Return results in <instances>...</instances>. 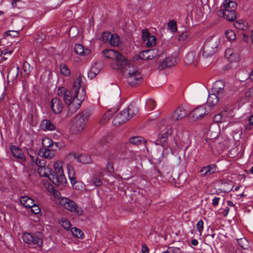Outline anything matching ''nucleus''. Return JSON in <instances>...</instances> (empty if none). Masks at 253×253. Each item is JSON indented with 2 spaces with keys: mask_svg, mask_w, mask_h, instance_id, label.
<instances>
[{
  "mask_svg": "<svg viewBox=\"0 0 253 253\" xmlns=\"http://www.w3.org/2000/svg\"><path fill=\"white\" fill-rule=\"evenodd\" d=\"M85 96V88L82 79L81 77H78L74 81L71 90L64 92L63 98L68 106V116H71L80 108Z\"/></svg>",
  "mask_w": 253,
  "mask_h": 253,
  "instance_id": "obj_1",
  "label": "nucleus"
},
{
  "mask_svg": "<svg viewBox=\"0 0 253 253\" xmlns=\"http://www.w3.org/2000/svg\"><path fill=\"white\" fill-rule=\"evenodd\" d=\"M122 74L127 83L131 86L140 84L143 81L142 75L137 67L128 63L122 66Z\"/></svg>",
  "mask_w": 253,
  "mask_h": 253,
  "instance_id": "obj_2",
  "label": "nucleus"
},
{
  "mask_svg": "<svg viewBox=\"0 0 253 253\" xmlns=\"http://www.w3.org/2000/svg\"><path fill=\"white\" fill-rule=\"evenodd\" d=\"M237 4L234 1L225 0L217 11V15L223 17L228 21H234L236 18L235 9Z\"/></svg>",
  "mask_w": 253,
  "mask_h": 253,
  "instance_id": "obj_3",
  "label": "nucleus"
},
{
  "mask_svg": "<svg viewBox=\"0 0 253 253\" xmlns=\"http://www.w3.org/2000/svg\"><path fill=\"white\" fill-rule=\"evenodd\" d=\"M220 38L218 36L210 37L207 39L203 45L202 52L204 58H208L212 56L217 50L220 44Z\"/></svg>",
  "mask_w": 253,
  "mask_h": 253,
  "instance_id": "obj_4",
  "label": "nucleus"
},
{
  "mask_svg": "<svg viewBox=\"0 0 253 253\" xmlns=\"http://www.w3.org/2000/svg\"><path fill=\"white\" fill-rule=\"evenodd\" d=\"M103 54L107 58L114 60L115 64L112 66L115 69L120 70L122 66L127 63V60L125 57L117 51L113 49H105L103 51Z\"/></svg>",
  "mask_w": 253,
  "mask_h": 253,
  "instance_id": "obj_5",
  "label": "nucleus"
},
{
  "mask_svg": "<svg viewBox=\"0 0 253 253\" xmlns=\"http://www.w3.org/2000/svg\"><path fill=\"white\" fill-rule=\"evenodd\" d=\"M42 234L39 232H35L33 235L29 233L23 234L22 239L24 243L30 246H36L41 247L42 243Z\"/></svg>",
  "mask_w": 253,
  "mask_h": 253,
  "instance_id": "obj_6",
  "label": "nucleus"
},
{
  "mask_svg": "<svg viewBox=\"0 0 253 253\" xmlns=\"http://www.w3.org/2000/svg\"><path fill=\"white\" fill-rule=\"evenodd\" d=\"M89 117V113L86 111H84L76 117L75 121L71 126L72 130L74 131V133H78L84 129Z\"/></svg>",
  "mask_w": 253,
  "mask_h": 253,
  "instance_id": "obj_7",
  "label": "nucleus"
},
{
  "mask_svg": "<svg viewBox=\"0 0 253 253\" xmlns=\"http://www.w3.org/2000/svg\"><path fill=\"white\" fill-rule=\"evenodd\" d=\"M158 69L162 70L166 68L171 67L176 64V59L173 56H167L165 53L160 51L158 57Z\"/></svg>",
  "mask_w": 253,
  "mask_h": 253,
  "instance_id": "obj_8",
  "label": "nucleus"
},
{
  "mask_svg": "<svg viewBox=\"0 0 253 253\" xmlns=\"http://www.w3.org/2000/svg\"><path fill=\"white\" fill-rule=\"evenodd\" d=\"M60 204L65 209L70 211L75 212L79 215L83 213L82 209L79 208L77 204L70 199L63 197L60 200Z\"/></svg>",
  "mask_w": 253,
  "mask_h": 253,
  "instance_id": "obj_9",
  "label": "nucleus"
},
{
  "mask_svg": "<svg viewBox=\"0 0 253 253\" xmlns=\"http://www.w3.org/2000/svg\"><path fill=\"white\" fill-rule=\"evenodd\" d=\"M49 179L52 183L61 188H63L67 183V180L63 171L53 172L50 173Z\"/></svg>",
  "mask_w": 253,
  "mask_h": 253,
  "instance_id": "obj_10",
  "label": "nucleus"
},
{
  "mask_svg": "<svg viewBox=\"0 0 253 253\" xmlns=\"http://www.w3.org/2000/svg\"><path fill=\"white\" fill-rule=\"evenodd\" d=\"M160 51L157 49L153 48L140 52L137 56V58L144 60H150L158 57Z\"/></svg>",
  "mask_w": 253,
  "mask_h": 253,
  "instance_id": "obj_11",
  "label": "nucleus"
},
{
  "mask_svg": "<svg viewBox=\"0 0 253 253\" xmlns=\"http://www.w3.org/2000/svg\"><path fill=\"white\" fill-rule=\"evenodd\" d=\"M224 83L221 81H217L212 85L211 91L216 94L219 97H223L225 92L224 90Z\"/></svg>",
  "mask_w": 253,
  "mask_h": 253,
  "instance_id": "obj_12",
  "label": "nucleus"
},
{
  "mask_svg": "<svg viewBox=\"0 0 253 253\" xmlns=\"http://www.w3.org/2000/svg\"><path fill=\"white\" fill-rule=\"evenodd\" d=\"M129 120L127 117V113L126 110L122 111L118 113L114 118L113 124L115 126H119Z\"/></svg>",
  "mask_w": 253,
  "mask_h": 253,
  "instance_id": "obj_13",
  "label": "nucleus"
},
{
  "mask_svg": "<svg viewBox=\"0 0 253 253\" xmlns=\"http://www.w3.org/2000/svg\"><path fill=\"white\" fill-rule=\"evenodd\" d=\"M120 157L122 160H126L128 162H131L137 159V155L135 152L126 149H122Z\"/></svg>",
  "mask_w": 253,
  "mask_h": 253,
  "instance_id": "obj_14",
  "label": "nucleus"
},
{
  "mask_svg": "<svg viewBox=\"0 0 253 253\" xmlns=\"http://www.w3.org/2000/svg\"><path fill=\"white\" fill-rule=\"evenodd\" d=\"M51 108L54 113H60L63 108V105L61 99L57 97L52 98L51 101Z\"/></svg>",
  "mask_w": 253,
  "mask_h": 253,
  "instance_id": "obj_15",
  "label": "nucleus"
},
{
  "mask_svg": "<svg viewBox=\"0 0 253 253\" xmlns=\"http://www.w3.org/2000/svg\"><path fill=\"white\" fill-rule=\"evenodd\" d=\"M207 114L206 108L202 106H200L194 109L190 113V115L194 120H197L202 119Z\"/></svg>",
  "mask_w": 253,
  "mask_h": 253,
  "instance_id": "obj_16",
  "label": "nucleus"
},
{
  "mask_svg": "<svg viewBox=\"0 0 253 253\" xmlns=\"http://www.w3.org/2000/svg\"><path fill=\"white\" fill-rule=\"evenodd\" d=\"M189 114L188 111L182 107H178L171 115V119L173 121L179 120Z\"/></svg>",
  "mask_w": 253,
  "mask_h": 253,
  "instance_id": "obj_17",
  "label": "nucleus"
},
{
  "mask_svg": "<svg viewBox=\"0 0 253 253\" xmlns=\"http://www.w3.org/2000/svg\"><path fill=\"white\" fill-rule=\"evenodd\" d=\"M142 38L144 41H146V45L148 47H152L155 45L156 42V39L154 36L151 35L146 31H143Z\"/></svg>",
  "mask_w": 253,
  "mask_h": 253,
  "instance_id": "obj_18",
  "label": "nucleus"
},
{
  "mask_svg": "<svg viewBox=\"0 0 253 253\" xmlns=\"http://www.w3.org/2000/svg\"><path fill=\"white\" fill-rule=\"evenodd\" d=\"M216 172V166L214 164L209 165L207 167H204L200 170V176L204 177L207 175L213 174Z\"/></svg>",
  "mask_w": 253,
  "mask_h": 253,
  "instance_id": "obj_19",
  "label": "nucleus"
},
{
  "mask_svg": "<svg viewBox=\"0 0 253 253\" xmlns=\"http://www.w3.org/2000/svg\"><path fill=\"white\" fill-rule=\"evenodd\" d=\"M10 151L14 157L20 159L22 161H25V158L21 149L15 145H12L10 147Z\"/></svg>",
  "mask_w": 253,
  "mask_h": 253,
  "instance_id": "obj_20",
  "label": "nucleus"
},
{
  "mask_svg": "<svg viewBox=\"0 0 253 253\" xmlns=\"http://www.w3.org/2000/svg\"><path fill=\"white\" fill-rule=\"evenodd\" d=\"M222 97H219L216 94L212 92L211 91L209 94V96L207 99V104L211 107L215 106L219 102L220 99Z\"/></svg>",
  "mask_w": 253,
  "mask_h": 253,
  "instance_id": "obj_21",
  "label": "nucleus"
},
{
  "mask_svg": "<svg viewBox=\"0 0 253 253\" xmlns=\"http://www.w3.org/2000/svg\"><path fill=\"white\" fill-rule=\"evenodd\" d=\"M39 155L45 159H52L55 156V152L48 148H41L39 151Z\"/></svg>",
  "mask_w": 253,
  "mask_h": 253,
  "instance_id": "obj_22",
  "label": "nucleus"
},
{
  "mask_svg": "<svg viewBox=\"0 0 253 253\" xmlns=\"http://www.w3.org/2000/svg\"><path fill=\"white\" fill-rule=\"evenodd\" d=\"M75 52L80 55L87 56L89 54L90 50L88 48L84 49V46L81 44H77L74 47Z\"/></svg>",
  "mask_w": 253,
  "mask_h": 253,
  "instance_id": "obj_23",
  "label": "nucleus"
},
{
  "mask_svg": "<svg viewBox=\"0 0 253 253\" xmlns=\"http://www.w3.org/2000/svg\"><path fill=\"white\" fill-rule=\"evenodd\" d=\"M100 66L95 62L91 67L88 73V76L91 79H93L99 73L100 71Z\"/></svg>",
  "mask_w": 253,
  "mask_h": 253,
  "instance_id": "obj_24",
  "label": "nucleus"
},
{
  "mask_svg": "<svg viewBox=\"0 0 253 253\" xmlns=\"http://www.w3.org/2000/svg\"><path fill=\"white\" fill-rule=\"evenodd\" d=\"M184 62L186 65H190L192 63L196 65L197 63L196 53L193 51L189 52L185 58Z\"/></svg>",
  "mask_w": 253,
  "mask_h": 253,
  "instance_id": "obj_25",
  "label": "nucleus"
},
{
  "mask_svg": "<svg viewBox=\"0 0 253 253\" xmlns=\"http://www.w3.org/2000/svg\"><path fill=\"white\" fill-rule=\"evenodd\" d=\"M77 161L83 164H91L92 161L91 157L87 154H82L78 156Z\"/></svg>",
  "mask_w": 253,
  "mask_h": 253,
  "instance_id": "obj_26",
  "label": "nucleus"
},
{
  "mask_svg": "<svg viewBox=\"0 0 253 253\" xmlns=\"http://www.w3.org/2000/svg\"><path fill=\"white\" fill-rule=\"evenodd\" d=\"M30 157L32 162L35 163V164L39 167V168H44L46 167L45 161L44 159L42 158H39L36 156H32L31 155Z\"/></svg>",
  "mask_w": 253,
  "mask_h": 253,
  "instance_id": "obj_27",
  "label": "nucleus"
},
{
  "mask_svg": "<svg viewBox=\"0 0 253 253\" xmlns=\"http://www.w3.org/2000/svg\"><path fill=\"white\" fill-rule=\"evenodd\" d=\"M225 56L226 58L228 59L231 61L236 62L238 61L239 57L237 54L233 53V49L231 48H227L225 51Z\"/></svg>",
  "mask_w": 253,
  "mask_h": 253,
  "instance_id": "obj_28",
  "label": "nucleus"
},
{
  "mask_svg": "<svg viewBox=\"0 0 253 253\" xmlns=\"http://www.w3.org/2000/svg\"><path fill=\"white\" fill-rule=\"evenodd\" d=\"M126 111L127 113V117L129 119L136 115L138 112V109L136 106L130 104L128 106Z\"/></svg>",
  "mask_w": 253,
  "mask_h": 253,
  "instance_id": "obj_29",
  "label": "nucleus"
},
{
  "mask_svg": "<svg viewBox=\"0 0 253 253\" xmlns=\"http://www.w3.org/2000/svg\"><path fill=\"white\" fill-rule=\"evenodd\" d=\"M20 202L25 207L28 208H30L32 207L34 203V201L27 196L21 197L20 199Z\"/></svg>",
  "mask_w": 253,
  "mask_h": 253,
  "instance_id": "obj_30",
  "label": "nucleus"
},
{
  "mask_svg": "<svg viewBox=\"0 0 253 253\" xmlns=\"http://www.w3.org/2000/svg\"><path fill=\"white\" fill-rule=\"evenodd\" d=\"M129 141L131 144L137 146L144 144L146 142L144 138L137 136L130 137Z\"/></svg>",
  "mask_w": 253,
  "mask_h": 253,
  "instance_id": "obj_31",
  "label": "nucleus"
},
{
  "mask_svg": "<svg viewBox=\"0 0 253 253\" xmlns=\"http://www.w3.org/2000/svg\"><path fill=\"white\" fill-rule=\"evenodd\" d=\"M68 177L72 185H75L77 183L76 181L75 174L73 168L71 166L67 167Z\"/></svg>",
  "mask_w": 253,
  "mask_h": 253,
  "instance_id": "obj_32",
  "label": "nucleus"
},
{
  "mask_svg": "<svg viewBox=\"0 0 253 253\" xmlns=\"http://www.w3.org/2000/svg\"><path fill=\"white\" fill-rule=\"evenodd\" d=\"M51 169L48 168V167H45L44 168H38V172L41 176L48 177L49 178L50 173H51Z\"/></svg>",
  "mask_w": 253,
  "mask_h": 253,
  "instance_id": "obj_33",
  "label": "nucleus"
},
{
  "mask_svg": "<svg viewBox=\"0 0 253 253\" xmlns=\"http://www.w3.org/2000/svg\"><path fill=\"white\" fill-rule=\"evenodd\" d=\"M172 131L171 128H169L165 132L161 134V136L159 137V141L162 145L164 146L165 143L167 142L166 136H164V135H167L168 136L170 135L172 133Z\"/></svg>",
  "mask_w": 253,
  "mask_h": 253,
  "instance_id": "obj_34",
  "label": "nucleus"
},
{
  "mask_svg": "<svg viewBox=\"0 0 253 253\" xmlns=\"http://www.w3.org/2000/svg\"><path fill=\"white\" fill-rule=\"evenodd\" d=\"M110 43L112 46H119L120 43V37L117 34L112 35L110 39Z\"/></svg>",
  "mask_w": 253,
  "mask_h": 253,
  "instance_id": "obj_35",
  "label": "nucleus"
},
{
  "mask_svg": "<svg viewBox=\"0 0 253 253\" xmlns=\"http://www.w3.org/2000/svg\"><path fill=\"white\" fill-rule=\"evenodd\" d=\"M72 235L78 238L82 239L84 237L83 232L77 227L72 228L71 230Z\"/></svg>",
  "mask_w": 253,
  "mask_h": 253,
  "instance_id": "obj_36",
  "label": "nucleus"
},
{
  "mask_svg": "<svg viewBox=\"0 0 253 253\" xmlns=\"http://www.w3.org/2000/svg\"><path fill=\"white\" fill-rule=\"evenodd\" d=\"M237 242L243 249H247L249 247V242L245 238L237 239Z\"/></svg>",
  "mask_w": 253,
  "mask_h": 253,
  "instance_id": "obj_37",
  "label": "nucleus"
},
{
  "mask_svg": "<svg viewBox=\"0 0 253 253\" xmlns=\"http://www.w3.org/2000/svg\"><path fill=\"white\" fill-rule=\"evenodd\" d=\"M235 27L242 30H245L248 28V23L242 21H237L234 24Z\"/></svg>",
  "mask_w": 253,
  "mask_h": 253,
  "instance_id": "obj_38",
  "label": "nucleus"
},
{
  "mask_svg": "<svg viewBox=\"0 0 253 253\" xmlns=\"http://www.w3.org/2000/svg\"><path fill=\"white\" fill-rule=\"evenodd\" d=\"M59 223L65 229L69 230L71 224L70 221L66 218H61L59 220Z\"/></svg>",
  "mask_w": 253,
  "mask_h": 253,
  "instance_id": "obj_39",
  "label": "nucleus"
},
{
  "mask_svg": "<svg viewBox=\"0 0 253 253\" xmlns=\"http://www.w3.org/2000/svg\"><path fill=\"white\" fill-rule=\"evenodd\" d=\"M42 143L43 148H48L52 146L53 141L49 137H45L42 138Z\"/></svg>",
  "mask_w": 253,
  "mask_h": 253,
  "instance_id": "obj_40",
  "label": "nucleus"
},
{
  "mask_svg": "<svg viewBox=\"0 0 253 253\" xmlns=\"http://www.w3.org/2000/svg\"><path fill=\"white\" fill-rule=\"evenodd\" d=\"M156 107L155 101L151 99H147L146 101V108L149 111L153 110Z\"/></svg>",
  "mask_w": 253,
  "mask_h": 253,
  "instance_id": "obj_41",
  "label": "nucleus"
},
{
  "mask_svg": "<svg viewBox=\"0 0 253 253\" xmlns=\"http://www.w3.org/2000/svg\"><path fill=\"white\" fill-rule=\"evenodd\" d=\"M42 124L43 126H44L45 129L46 130L51 131L55 129V126L50 121L47 120H44Z\"/></svg>",
  "mask_w": 253,
  "mask_h": 253,
  "instance_id": "obj_42",
  "label": "nucleus"
},
{
  "mask_svg": "<svg viewBox=\"0 0 253 253\" xmlns=\"http://www.w3.org/2000/svg\"><path fill=\"white\" fill-rule=\"evenodd\" d=\"M61 73L65 76H69L70 75V71L68 67L64 64H62L60 66Z\"/></svg>",
  "mask_w": 253,
  "mask_h": 253,
  "instance_id": "obj_43",
  "label": "nucleus"
},
{
  "mask_svg": "<svg viewBox=\"0 0 253 253\" xmlns=\"http://www.w3.org/2000/svg\"><path fill=\"white\" fill-rule=\"evenodd\" d=\"M113 112L112 110H109L106 112L101 118L100 123L102 124L105 123L108 120H109L112 116Z\"/></svg>",
  "mask_w": 253,
  "mask_h": 253,
  "instance_id": "obj_44",
  "label": "nucleus"
},
{
  "mask_svg": "<svg viewBox=\"0 0 253 253\" xmlns=\"http://www.w3.org/2000/svg\"><path fill=\"white\" fill-rule=\"evenodd\" d=\"M161 174L169 181L172 182L173 180H175V177H174L172 175V173L170 171H168L166 172V171H164L162 172Z\"/></svg>",
  "mask_w": 253,
  "mask_h": 253,
  "instance_id": "obj_45",
  "label": "nucleus"
},
{
  "mask_svg": "<svg viewBox=\"0 0 253 253\" xmlns=\"http://www.w3.org/2000/svg\"><path fill=\"white\" fill-rule=\"evenodd\" d=\"M53 168L54 171L53 172H58V171H63L62 169V163L61 161H58L54 162L53 164Z\"/></svg>",
  "mask_w": 253,
  "mask_h": 253,
  "instance_id": "obj_46",
  "label": "nucleus"
},
{
  "mask_svg": "<svg viewBox=\"0 0 253 253\" xmlns=\"http://www.w3.org/2000/svg\"><path fill=\"white\" fill-rule=\"evenodd\" d=\"M169 249L170 253H185L183 251L184 247L183 246L181 248L169 247Z\"/></svg>",
  "mask_w": 253,
  "mask_h": 253,
  "instance_id": "obj_47",
  "label": "nucleus"
},
{
  "mask_svg": "<svg viewBox=\"0 0 253 253\" xmlns=\"http://www.w3.org/2000/svg\"><path fill=\"white\" fill-rule=\"evenodd\" d=\"M168 28L172 32H175L177 31L176 22L174 20L170 21L168 24Z\"/></svg>",
  "mask_w": 253,
  "mask_h": 253,
  "instance_id": "obj_48",
  "label": "nucleus"
},
{
  "mask_svg": "<svg viewBox=\"0 0 253 253\" xmlns=\"http://www.w3.org/2000/svg\"><path fill=\"white\" fill-rule=\"evenodd\" d=\"M225 35L226 38L229 40V41H234L236 39V35L235 32L230 30H227L225 32Z\"/></svg>",
  "mask_w": 253,
  "mask_h": 253,
  "instance_id": "obj_49",
  "label": "nucleus"
},
{
  "mask_svg": "<svg viewBox=\"0 0 253 253\" xmlns=\"http://www.w3.org/2000/svg\"><path fill=\"white\" fill-rule=\"evenodd\" d=\"M23 71L25 74L29 75L32 71L33 68L27 62H24L23 63Z\"/></svg>",
  "mask_w": 253,
  "mask_h": 253,
  "instance_id": "obj_50",
  "label": "nucleus"
},
{
  "mask_svg": "<svg viewBox=\"0 0 253 253\" xmlns=\"http://www.w3.org/2000/svg\"><path fill=\"white\" fill-rule=\"evenodd\" d=\"M112 34L109 32H105L103 33L101 40L104 42H110V39L112 36Z\"/></svg>",
  "mask_w": 253,
  "mask_h": 253,
  "instance_id": "obj_51",
  "label": "nucleus"
},
{
  "mask_svg": "<svg viewBox=\"0 0 253 253\" xmlns=\"http://www.w3.org/2000/svg\"><path fill=\"white\" fill-rule=\"evenodd\" d=\"M190 33L188 31L183 32L179 36V41L184 42H185L190 36Z\"/></svg>",
  "mask_w": 253,
  "mask_h": 253,
  "instance_id": "obj_52",
  "label": "nucleus"
},
{
  "mask_svg": "<svg viewBox=\"0 0 253 253\" xmlns=\"http://www.w3.org/2000/svg\"><path fill=\"white\" fill-rule=\"evenodd\" d=\"M91 182L96 186H99L102 184V182L100 179L96 176H93L92 177Z\"/></svg>",
  "mask_w": 253,
  "mask_h": 253,
  "instance_id": "obj_53",
  "label": "nucleus"
},
{
  "mask_svg": "<svg viewBox=\"0 0 253 253\" xmlns=\"http://www.w3.org/2000/svg\"><path fill=\"white\" fill-rule=\"evenodd\" d=\"M30 208L31 209V211L32 212L35 214H38L41 211V210L39 207L37 205H36L35 203H34V205Z\"/></svg>",
  "mask_w": 253,
  "mask_h": 253,
  "instance_id": "obj_54",
  "label": "nucleus"
},
{
  "mask_svg": "<svg viewBox=\"0 0 253 253\" xmlns=\"http://www.w3.org/2000/svg\"><path fill=\"white\" fill-rule=\"evenodd\" d=\"M197 228L200 232V234L201 235L202 233V231L203 230L204 228V222L202 220H200L198 221L196 224Z\"/></svg>",
  "mask_w": 253,
  "mask_h": 253,
  "instance_id": "obj_55",
  "label": "nucleus"
},
{
  "mask_svg": "<svg viewBox=\"0 0 253 253\" xmlns=\"http://www.w3.org/2000/svg\"><path fill=\"white\" fill-rule=\"evenodd\" d=\"M227 253H242L241 250L239 249H235L233 247H229L227 249Z\"/></svg>",
  "mask_w": 253,
  "mask_h": 253,
  "instance_id": "obj_56",
  "label": "nucleus"
},
{
  "mask_svg": "<svg viewBox=\"0 0 253 253\" xmlns=\"http://www.w3.org/2000/svg\"><path fill=\"white\" fill-rule=\"evenodd\" d=\"M106 169L107 171L110 173H112L114 172V167L112 163L108 162L106 166Z\"/></svg>",
  "mask_w": 253,
  "mask_h": 253,
  "instance_id": "obj_57",
  "label": "nucleus"
},
{
  "mask_svg": "<svg viewBox=\"0 0 253 253\" xmlns=\"http://www.w3.org/2000/svg\"><path fill=\"white\" fill-rule=\"evenodd\" d=\"M77 154L75 153H71L70 154H69L68 155V156L66 157V159L69 160V161H73L74 160V159H76L77 160Z\"/></svg>",
  "mask_w": 253,
  "mask_h": 253,
  "instance_id": "obj_58",
  "label": "nucleus"
},
{
  "mask_svg": "<svg viewBox=\"0 0 253 253\" xmlns=\"http://www.w3.org/2000/svg\"><path fill=\"white\" fill-rule=\"evenodd\" d=\"M223 120V117L221 114H218L215 115L213 117V121L215 122H221Z\"/></svg>",
  "mask_w": 253,
  "mask_h": 253,
  "instance_id": "obj_59",
  "label": "nucleus"
},
{
  "mask_svg": "<svg viewBox=\"0 0 253 253\" xmlns=\"http://www.w3.org/2000/svg\"><path fill=\"white\" fill-rule=\"evenodd\" d=\"M18 34V33L17 31H8L5 33V35L6 36H13L15 37Z\"/></svg>",
  "mask_w": 253,
  "mask_h": 253,
  "instance_id": "obj_60",
  "label": "nucleus"
},
{
  "mask_svg": "<svg viewBox=\"0 0 253 253\" xmlns=\"http://www.w3.org/2000/svg\"><path fill=\"white\" fill-rule=\"evenodd\" d=\"M219 200H220L219 197H214V198L212 199V206L214 207H216L219 203Z\"/></svg>",
  "mask_w": 253,
  "mask_h": 253,
  "instance_id": "obj_61",
  "label": "nucleus"
},
{
  "mask_svg": "<svg viewBox=\"0 0 253 253\" xmlns=\"http://www.w3.org/2000/svg\"><path fill=\"white\" fill-rule=\"evenodd\" d=\"M68 90H66L65 88L62 87L59 88L58 90V95L62 96V95L63 96H64V92L65 91H67Z\"/></svg>",
  "mask_w": 253,
  "mask_h": 253,
  "instance_id": "obj_62",
  "label": "nucleus"
},
{
  "mask_svg": "<svg viewBox=\"0 0 253 253\" xmlns=\"http://www.w3.org/2000/svg\"><path fill=\"white\" fill-rule=\"evenodd\" d=\"M142 253H149V249L146 245H143L142 246Z\"/></svg>",
  "mask_w": 253,
  "mask_h": 253,
  "instance_id": "obj_63",
  "label": "nucleus"
},
{
  "mask_svg": "<svg viewBox=\"0 0 253 253\" xmlns=\"http://www.w3.org/2000/svg\"><path fill=\"white\" fill-rule=\"evenodd\" d=\"M108 142L107 138L105 137L102 138L98 142V144L103 146L106 143Z\"/></svg>",
  "mask_w": 253,
  "mask_h": 253,
  "instance_id": "obj_64",
  "label": "nucleus"
}]
</instances>
